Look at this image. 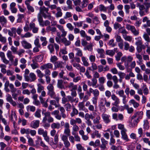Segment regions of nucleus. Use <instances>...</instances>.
Here are the masks:
<instances>
[{
	"instance_id": "nucleus-13",
	"label": "nucleus",
	"mask_w": 150,
	"mask_h": 150,
	"mask_svg": "<svg viewBox=\"0 0 150 150\" xmlns=\"http://www.w3.org/2000/svg\"><path fill=\"white\" fill-rule=\"evenodd\" d=\"M126 129H124L121 130V133L122 135V138L126 142H128L129 139H128V136L126 133Z\"/></svg>"
},
{
	"instance_id": "nucleus-40",
	"label": "nucleus",
	"mask_w": 150,
	"mask_h": 150,
	"mask_svg": "<svg viewBox=\"0 0 150 150\" xmlns=\"http://www.w3.org/2000/svg\"><path fill=\"white\" fill-rule=\"evenodd\" d=\"M123 37L124 39L126 41L131 42L132 40V37L130 36L127 35L126 34L123 35Z\"/></svg>"
},
{
	"instance_id": "nucleus-59",
	"label": "nucleus",
	"mask_w": 150,
	"mask_h": 150,
	"mask_svg": "<svg viewBox=\"0 0 150 150\" xmlns=\"http://www.w3.org/2000/svg\"><path fill=\"white\" fill-rule=\"evenodd\" d=\"M38 134L40 135H42V136H43V135L47 133V132L46 131H44L43 129L40 128L38 130Z\"/></svg>"
},
{
	"instance_id": "nucleus-21",
	"label": "nucleus",
	"mask_w": 150,
	"mask_h": 150,
	"mask_svg": "<svg viewBox=\"0 0 150 150\" xmlns=\"http://www.w3.org/2000/svg\"><path fill=\"white\" fill-rule=\"evenodd\" d=\"M7 56L9 61L12 62L13 60L14 56L12 55V52L10 50H8L7 53Z\"/></svg>"
},
{
	"instance_id": "nucleus-58",
	"label": "nucleus",
	"mask_w": 150,
	"mask_h": 150,
	"mask_svg": "<svg viewBox=\"0 0 150 150\" xmlns=\"http://www.w3.org/2000/svg\"><path fill=\"white\" fill-rule=\"evenodd\" d=\"M105 79L103 76H101L98 79V81L100 84H103L105 81Z\"/></svg>"
},
{
	"instance_id": "nucleus-44",
	"label": "nucleus",
	"mask_w": 150,
	"mask_h": 150,
	"mask_svg": "<svg viewBox=\"0 0 150 150\" xmlns=\"http://www.w3.org/2000/svg\"><path fill=\"white\" fill-rule=\"evenodd\" d=\"M43 58V55H39L35 57V60L38 62H40L42 61Z\"/></svg>"
},
{
	"instance_id": "nucleus-23",
	"label": "nucleus",
	"mask_w": 150,
	"mask_h": 150,
	"mask_svg": "<svg viewBox=\"0 0 150 150\" xmlns=\"http://www.w3.org/2000/svg\"><path fill=\"white\" fill-rule=\"evenodd\" d=\"M62 42L64 44L65 46H68L70 45L71 42L69 40H68L66 38H64L61 40Z\"/></svg>"
},
{
	"instance_id": "nucleus-61",
	"label": "nucleus",
	"mask_w": 150,
	"mask_h": 150,
	"mask_svg": "<svg viewBox=\"0 0 150 150\" xmlns=\"http://www.w3.org/2000/svg\"><path fill=\"white\" fill-rule=\"evenodd\" d=\"M89 59L91 62H94L96 60V57L94 55H90L89 57Z\"/></svg>"
},
{
	"instance_id": "nucleus-64",
	"label": "nucleus",
	"mask_w": 150,
	"mask_h": 150,
	"mask_svg": "<svg viewBox=\"0 0 150 150\" xmlns=\"http://www.w3.org/2000/svg\"><path fill=\"white\" fill-rule=\"evenodd\" d=\"M133 59V57L131 56H128L127 58V60L125 63L126 64H129L131 62Z\"/></svg>"
},
{
	"instance_id": "nucleus-29",
	"label": "nucleus",
	"mask_w": 150,
	"mask_h": 150,
	"mask_svg": "<svg viewBox=\"0 0 150 150\" xmlns=\"http://www.w3.org/2000/svg\"><path fill=\"white\" fill-rule=\"evenodd\" d=\"M60 127V124L58 122L53 123L51 125V127L52 129H59Z\"/></svg>"
},
{
	"instance_id": "nucleus-50",
	"label": "nucleus",
	"mask_w": 150,
	"mask_h": 150,
	"mask_svg": "<svg viewBox=\"0 0 150 150\" xmlns=\"http://www.w3.org/2000/svg\"><path fill=\"white\" fill-rule=\"evenodd\" d=\"M36 72L38 76L40 78H42L44 76V74L40 69H37Z\"/></svg>"
},
{
	"instance_id": "nucleus-57",
	"label": "nucleus",
	"mask_w": 150,
	"mask_h": 150,
	"mask_svg": "<svg viewBox=\"0 0 150 150\" xmlns=\"http://www.w3.org/2000/svg\"><path fill=\"white\" fill-rule=\"evenodd\" d=\"M33 35L29 32H27L25 33L24 35H21V37L22 38H30Z\"/></svg>"
},
{
	"instance_id": "nucleus-24",
	"label": "nucleus",
	"mask_w": 150,
	"mask_h": 150,
	"mask_svg": "<svg viewBox=\"0 0 150 150\" xmlns=\"http://www.w3.org/2000/svg\"><path fill=\"white\" fill-rule=\"evenodd\" d=\"M74 50L76 52V55L78 56L81 57L83 56V53L81 50L78 48H75Z\"/></svg>"
},
{
	"instance_id": "nucleus-25",
	"label": "nucleus",
	"mask_w": 150,
	"mask_h": 150,
	"mask_svg": "<svg viewBox=\"0 0 150 150\" xmlns=\"http://www.w3.org/2000/svg\"><path fill=\"white\" fill-rule=\"evenodd\" d=\"M98 53L100 55V57L101 58H103L105 57V55L104 54V51L103 49H98L97 50Z\"/></svg>"
},
{
	"instance_id": "nucleus-32",
	"label": "nucleus",
	"mask_w": 150,
	"mask_h": 150,
	"mask_svg": "<svg viewBox=\"0 0 150 150\" xmlns=\"http://www.w3.org/2000/svg\"><path fill=\"white\" fill-rule=\"evenodd\" d=\"M7 21L6 18L3 16H0V23L4 25L7 23Z\"/></svg>"
},
{
	"instance_id": "nucleus-60",
	"label": "nucleus",
	"mask_w": 150,
	"mask_h": 150,
	"mask_svg": "<svg viewBox=\"0 0 150 150\" xmlns=\"http://www.w3.org/2000/svg\"><path fill=\"white\" fill-rule=\"evenodd\" d=\"M58 59L57 57L56 56H52L50 59V61L51 62L54 63L57 62L56 61Z\"/></svg>"
},
{
	"instance_id": "nucleus-19",
	"label": "nucleus",
	"mask_w": 150,
	"mask_h": 150,
	"mask_svg": "<svg viewBox=\"0 0 150 150\" xmlns=\"http://www.w3.org/2000/svg\"><path fill=\"white\" fill-rule=\"evenodd\" d=\"M59 109L61 112V117H62L64 119L66 118L67 117V116L64 113L65 112V110L64 108L63 107H60L59 108Z\"/></svg>"
},
{
	"instance_id": "nucleus-4",
	"label": "nucleus",
	"mask_w": 150,
	"mask_h": 150,
	"mask_svg": "<svg viewBox=\"0 0 150 150\" xmlns=\"http://www.w3.org/2000/svg\"><path fill=\"white\" fill-rule=\"evenodd\" d=\"M126 28L127 30H130L133 34L135 35H137L139 34V31L137 30L134 26L127 24L126 25Z\"/></svg>"
},
{
	"instance_id": "nucleus-53",
	"label": "nucleus",
	"mask_w": 150,
	"mask_h": 150,
	"mask_svg": "<svg viewBox=\"0 0 150 150\" xmlns=\"http://www.w3.org/2000/svg\"><path fill=\"white\" fill-rule=\"evenodd\" d=\"M46 30L48 31H50L52 32H54L56 31L57 29L55 27H52L50 26H49L47 28Z\"/></svg>"
},
{
	"instance_id": "nucleus-31",
	"label": "nucleus",
	"mask_w": 150,
	"mask_h": 150,
	"mask_svg": "<svg viewBox=\"0 0 150 150\" xmlns=\"http://www.w3.org/2000/svg\"><path fill=\"white\" fill-rule=\"evenodd\" d=\"M33 63L30 64V66L33 69H35L38 68L39 67V65L38 64L35 62L34 60H32Z\"/></svg>"
},
{
	"instance_id": "nucleus-51",
	"label": "nucleus",
	"mask_w": 150,
	"mask_h": 150,
	"mask_svg": "<svg viewBox=\"0 0 150 150\" xmlns=\"http://www.w3.org/2000/svg\"><path fill=\"white\" fill-rule=\"evenodd\" d=\"M47 94L51 98H54V96H55V93L54 90L48 91Z\"/></svg>"
},
{
	"instance_id": "nucleus-15",
	"label": "nucleus",
	"mask_w": 150,
	"mask_h": 150,
	"mask_svg": "<svg viewBox=\"0 0 150 150\" xmlns=\"http://www.w3.org/2000/svg\"><path fill=\"white\" fill-rule=\"evenodd\" d=\"M67 87L70 89H71L70 91H72L76 90L77 88V86L76 85H75L72 82L69 83L67 85Z\"/></svg>"
},
{
	"instance_id": "nucleus-5",
	"label": "nucleus",
	"mask_w": 150,
	"mask_h": 150,
	"mask_svg": "<svg viewBox=\"0 0 150 150\" xmlns=\"http://www.w3.org/2000/svg\"><path fill=\"white\" fill-rule=\"evenodd\" d=\"M135 44L137 45V50L139 53H140L142 51V49H145L146 46L144 45L141 41L139 40L136 42Z\"/></svg>"
},
{
	"instance_id": "nucleus-62",
	"label": "nucleus",
	"mask_w": 150,
	"mask_h": 150,
	"mask_svg": "<svg viewBox=\"0 0 150 150\" xmlns=\"http://www.w3.org/2000/svg\"><path fill=\"white\" fill-rule=\"evenodd\" d=\"M64 107L67 111H69L71 108V105L69 103H65Z\"/></svg>"
},
{
	"instance_id": "nucleus-1",
	"label": "nucleus",
	"mask_w": 150,
	"mask_h": 150,
	"mask_svg": "<svg viewBox=\"0 0 150 150\" xmlns=\"http://www.w3.org/2000/svg\"><path fill=\"white\" fill-rule=\"evenodd\" d=\"M143 112H137L133 115L131 117L129 121V125L132 127L137 126L138 123L139 122V119H141L142 117Z\"/></svg>"
},
{
	"instance_id": "nucleus-42",
	"label": "nucleus",
	"mask_w": 150,
	"mask_h": 150,
	"mask_svg": "<svg viewBox=\"0 0 150 150\" xmlns=\"http://www.w3.org/2000/svg\"><path fill=\"white\" fill-rule=\"evenodd\" d=\"M40 40L43 42L42 45L43 46H45L47 45V41L46 40V38L45 37H41Z\"/></svg>"
},
{
	"instance_id": "nucleus-56",
	"label": "nucleus",
	"mask_w": 150,
	"mask_h": 150,
	"mask_svg": "<svg viewBox=\"0 0 150 150\" xmlns=\"http://www.w3.org/2000/svg\"><path fill=\"white\" fill-rule=\"evenodd\" d=\"M122 55V53L121 52H118L117 55L115 56V57L116 60L117 61H119L120 60V57Z\"/></svg>"
},
{
	"instance_id": "nucleus-36",
	"label": "nucleus",
	"mask_w": 150,
	"mask_h": 150,
	"mask_svg": "<svg viewBox=\"0 0 150 150\" xmlns=\"http://www.w3.org/2000/svg\"><path fill=\"white\" fill-rule=\"evenodd\" d=\"M92 93L93 95L94 96L98 97L99 95L100 92L97 89H93L92 88Z\"/></svg>"
},
{
	"instance_id": "nucleus-49",
	"label": "nucleus",
	"mask_w": 150,
	"mask_h": 150,
	"mask_svg": "<svg viewBox=\"0 0 150 150\" xmlns=\"http://www.w3.org/2000/svg\"><path fill=\"white\" fill-rule=\"evenodd\" d=\"M83 102H79L78 104V107L80 110H84L85 108Z\"/></svg>"
},
{
	"instance_id": "nucleus-45",
	"label": "nucleus",
	"mask_w": 150,
	"mask_h": 150,
	"mask_svg": "<svg viewBox=\"0 0 150 150\" xmlns=\"http://www.w3.org/2000/svg\"><path fill=\"white\" fill-rule=\"evenodd\" d=\"M29 75L30 79V82L34 81L36 79V75L33 73H30Z\"/></svg>"
},
{
	"instance_id": "nucleus-20",
	"label": "nucleus",
	"mask_w": 150,
	"mask_h": 150,
	"mask_svg": "<svg viewBox=\"0 0 150 150\" xmlns=\"http://www.w3.org/2000/svg\"><path fill=\"white\" fill-rule=\"evenodd\" d=\"M63 62H62L57 61L56 62L54 63L55 68L54 69H56L57 68H63Z\"/></svg>"
},
{
	"instance_id": "nucleus-46",
	"label": "nucleus",
	"mask_w": 150,
	"mask_h": 150,
	"mask_svg": "<svg viewBox=\"0 0 150 150\" xmlns=\"http://www.w3.org/2000/svg\"><path fill=\"white\" fill-rule=\"evenodd\" d=\"M29 130L30 129L28 128L21 129V132L22 134H24L25 133L26 134H30Z\"/></svg>"
},
{
	"instance_id": "nucleus-2",
	"label": "nucleus",
	"mask_w": 150,
	"mask_h": 150,
	"mask_svg": "<svg viewBox=\"0 0 150 150\" xmlns=\"http://www.w3.org/2000/svg\"><path fill=\"white\" fill-rule=\"evenodd\" d=\"M42 113L44 115L42 120V123H45L47 121L48 123H51L54 122V118L51 116V113L50 112H45L43 110Z\"/></svg>"
},
{
	"instance_id": "nucleus-14",
	"label": "nucleus",
	"mask_w": 150,
	"mask_h": 150,
	"mask_svg": "<svg viewBox=\"0 0 150 150\" xmlns=\"http://www.w3.org/2000/svg\"><path fill=\"white\" fill-rule=\"evenodd\" d=\"M91 136L92 139H94L96 137L100 138L101 137V134L98 131L96 130L91 134Z\"/></svg>"
},
{
	"instance_id": "nucleus-9",
	"label": "nucleus",
	"mask_w": 150,
	"mask_h": 150,
	"mask_svg": "<svg viewBox=\"0 0 150 150\" xmlns=\"http://www.w3.org/2000/svg\"><path fill=\"white\" fill-rule=\"evenodd\" d=\"M22 46L26 49H28L32 48V45L25 40H23L21 42Z\"/></svg>"
},
{
	"instance_id": "nucleus-41",
	"label": "nucleus",
	"mask_w": 150,
	"mask_h": 150,
	"mask_svg": "<svg viewBox=\"0 0 150 150\" xmlns=\"http://www.w3.org/2000/svg\"><path fill=\"white\" fill-rule=\"evenodd\" d=\"M67 8L69 9H72L73 8V6L72 4V2L70 0H67Z\"/></svg>"
},
{
	"instance_id": "nucleus-26",
	"label": "nucleus",
	"mask_w": 150,
	"mask_h": 150,
	"mask_svg": "<svg viewBox=\"0 0 150 150\" xmlns=\"http://www.w3.org/2000/svg\"><path fill=\"white\" fill-rule=\"evenodd\" d=\"M38 142H40V144L42 146L45 148H48V146L43 142L41 138L39 137L38 138L36 142V144H38V143H37Z\"/></svg>"
},
{
	"instance_id": "nucleus-43",
	"label": "nucleus",
	"mask_w": 150,
	"mask_h": 150,
	"mask_svg": "<svg viewBox=\"0 0 150 150\" xmlns=\"http://www.w3.org/2000/svg\"><path fill=\"white\" fill-rule=\"evenodd\" d=\"M37 92L38 93H40L42 91H44V87L41 84L39 83L37 84Z\"/></svg>"
},
{
	"instance_id": "nucleus-52",
	"label": "nucleus",
	"mask_w": 150,
	"mask_h": 150,
	"mask_svg": "<svg viewBox=\"0 0 150 150\" xmlns=\"http://www.w3.org/2000/svg\"><path fill=\"white\" fill-rule=\"evenodd\" d=\"M60 136L61 139L63 142L68 140V137L69 136L64 134H62Z\"/></svg>"
},
{
	"instance_id": "nucleus-11",
	"label": "nucleus",
	"mask_w": 150,
	"mask_h": 150,
	"mask_svg": "<svg viewBox=\"0 0 150 150\" xmlns=\"http://www.w3.org/2000/svg\"><path fill=\"white\" fill-rule=\"evenodd\" d=\"M101 141L102 144L100 146V147L102 149H107L106 145L108 144V142L103 137L101 138Z\"/></svg>"
},
{
	"instance_id": "nucleus-8",
	"label": "nucleus",
	"mask_w": 150,
	"mask_h": 150,
	"mask_svg": "<svg viewBox=\"0 0 150 150\" xmlns=\"http://www.w3.org/2000/svg\"><path fill=\"white\" fill-rule=\"evenodd\" d=\"M110 116L109 115L105 113H103L102 114V117L103 121L105 123L108 124L110 122L111 120L110 119Z\"/></svg>"
},
{
	"instance_id": "nucleus-17",
	"label": "nucleus",
	"mask_w": 150,
	"mask_h": 150,
	"mask_svg": "<svg viewBox=\"0 0 150 150\" xmlns=\"http://www.w3.org/2000/svg\"><path fill=\"white\" fill-rule=\"evenodd\" d=\"M79 134L81 136L82 139L84 141H86L89 139L88 137L86 135H84V132L83 130H80L79 131Z\"/></svg>"
},
{
	"instance_id": "nucleus-35",
	"label": "nucleus",
	"mask_w": 150,
	"mask_h": 150,
	"mask_svg": "<svg viewBox=\"0 0 150 150\" xmlns=\"http://www.w3.org/2000/svg\"><path fill=\"white\" fill-rule=\"evenodd\" d=\"M38 19L40 25L42 27H43L44 25L42 18L40 14H39L38 16Z\"/></svg>"
},
{
	"instance_id": "nucleus-16",
	"label": "nucleus",
	"mask_w": 150,
	"mask_h": 150,
	"mask_svg": "<svg viewBox=\"0 0 150 150\" xmlns=\"http://www.w3.org/2000/svg\"><path fill=\"white\" fill-rule=\"evenodd\" d=\"M57 86L60 89H65L63 83V81L62 79H58L57 80Z\"/></svg>"
},
{
	"instance_id": "nucleus-18",
	"label": "nucleus",
	"mask_w": 150,
	"mask_h": 150,
	"mask_svg": "<svg viewBox=\"0 0 150 150\" xmlns=\"http://www.w3.org/2000/svg\"><path fill=\"white\" fill-rule=\"evenodd\" d=\"M48 10H40V13L44 18L50 17V14L48 12Z\"/></svg>"
},
{
	"instance_id": "nucleus-47",
	"label": "nucleus",
	"mask_w": 150,
	"mask_h": 150,
	"mask_svg": "<svg viewBox=\"0 0 150 150\" xmlns=\"http://www.w3.org/2000/svg\"><path fill=\"white\" fill-rule=\"evenodd\" d=\"M136 58L138 59L139 61V62H138L139 65H141L142 64V57L141 55L139 54H136Z\"/></svg>"
},
{
	"instance_id": "nucleus-10",
	"label": "nucleus",
	"mask_w": 150,
	"mask_h": 150,
	"mask_svg": "<svg viewBox=\"0 0 150 150\" xmlns=\"http://www.w3.org/2000/svg\"><path fill=\"white\" fill-rule=\"evenodd\" d=\"M53 67V65L52 64L50 63H48L42 65L40 67V69L42 70H44L52 69Z\"/></svg>"
},
{
	"instance_id": "nucleus-48",
	"label": "nucleus",
	"mask_w": 150,
	"mask_h": 150,
	"mask_svg": "<svg viewBox=\"0 0 150 150\" xmlns=\"http://www.w3.org/2000/svg\"><path fill=\"white\" fill-rule=\"evenodd\" d=\"M106 54L112 57L115 54V53L112 50H107L106 51Z\"/></svg>"
},
{
	"instance_id": "nucleus-12",
	"label": "nucleus",
	"mask_w": 150,
	"mask_h": 150,
	"mask_svg": "<svg viewBox=\"0 0 150 150\" xmlns=\"http://www.w3.org/2000/svg\"><path fill=\"white\" fill-rule=\"evenodd\" d=\"M40 121L34 120L32 121L30 124V127L34 129L38 127L39 125Z\"/></svg>"
},
{
	"instance_id": "nucleus-27",
	"label": "nucleus",
	"mask_w": 150,
	"mask_h": 150,
	"mask_svg": "<svg viewBox=\"0 0 150 150\" xmlns=\"http://www.w3.org/2000/svg\"><path fill=\"white\" fill-rule=\"evenodd\" d=\"M100 119L101 117L100 116L98 115H97L96 118L93 120V123L94 124H96L97 123H100Z\"/></svg>"
},
{
	"instance_id": "nucleus-22",
	"label": "nucleus",
	"mask_w": 150,
	"mask_h": 150,
	"mask_svg": "<svg viewBox=\"0 0 150 150\" xmlns=\"http://www.w3.org/2000/svg\"><path fill=\"white\" fill-rule=\"evenodd\" d=\"M129 102L130 105H132L134 108H137L139 105V104L134 99L130 100Z\"/></svg>"
},
{
	"instance_id": "nucleus-30",
	"label": "nucleus",
	"mask_w": 150,
	"mask_h": 150,
	"mask_svg": "<svg viewBox=\"0 0 150 150\" xmlns=\"http://www.w3.org/2000/svg\"><path fill=\"white\" fill-rule=\"evenodd\" d=\"M41 95L39 96V98L40 102L42 103L43 101V99H44L42 97L45 96L46 93V92L44 91H42L41 92Z\"/></svg>"
},
{
	"instance_id": "nucleus-3",
	"label": "nucleus",
	"mask_w": 150,
	"mask_h": 150,
	"mask_svg": "<svg viewBox=\"0 0 150 150\" xmlns=\"http://www.w3.org/2000/svg\"><path fill=\"white\" fill-rule=\"evenodd\" d=\"M62 103L65 104L66 103H69L70 102L71 103L74 102L76 103L78 102V99L77 98H74L70 96H67L66 97H62Z\"/></svg>"
},
{
	"instance_id": "nucleus-34",
	"label": "nucleus",
	"mask_w": 150,
	"mask_h": 150,
	"mask_svg": "<svg viewBox=\"0 0 150 150\" xmlns=\"http://www.w3.org/2000/svg\"><path fill=\"white\" fill-rule=\"evenodd\" d=\"M93 45L92 43H90L89 45H87L84 48V50H87L88 51H92L93 50Z\"/></svg>"
},
{
	"instance_id": "nucleus-55",
	"label": "nucleus",
	"mask_w": 150,
	"mask_h": 150,
	"mask_svg": "<svg viewBox=\"0 0 150 150\" xmlns=\"http://www.w3.org/2000/svg\"><path fill=\"white\" fill-rule=\"evenodd\" d=\"M85 117L90 120V119H91L92 120H93L94 118H95V117L93 115V114H88V113H86L85 114Z\"/></svg>"
},
{
	"instance_id": "nucleus-38",
	"label": "nucleus",
	"mask_w": 150,
	"mask_h": 150,
	"mask_svg": "<svg viewBox=\"0 0 150 150\" xmlns=\"http://www.w3.org/2000/svg\"><path fill=\"white\" fill-rule=\"evenodd\" d=\"M41 110L39 109H37L34 113V116L35 117L40 118L41 117Z\"/></svg>"
},
{
	"instance_id": "nucleus-37",
	"label": "nucleus",
	"mask_w": 150,
	"mask_h": 150,
	"mask_svg": "<svg viewBox=\"0 0 150 150\" xmlns=\"http://www.w3.org/2000/svg\"><path fill=\"white\" fill-rule=\"evenodd\" d=\"M149 35H148L146 33H145L143 35V37L144 40L147 43L150 42V38Z\"/></svg>"
},
{
	"instance_id": "nucleus-63",
	"label": "nucleus",
	"mask_w": 150,
	"mask_h": 150,
	"mask_svg": "<svg viewBox=\"0 0 150 150\" xmlns=\"http://www.w3.org/2000/svg\"><path fill=\"white\" fill-rule=\"evenodd\" d=\"M100 111L104 113L106 111V108L105 106L99 105Z\"/></svg>"
},
{
	"instance_id": "nucleus-7",
	"label": "nucleus",
	"mask_w": 150,
	"mask_h": 150,
	"mask_svg": "<svg viewBox=\"0 0 150 150\" xmlns=\"http://www.w3.org/2000/svg\"><path fill=\"white\" fill-rule=\"evenodd\" d=\"M105 105L107 107H109L110 106V102L107 101L105 98H102L100 100L99 105L105 106Z\"/></svg>"
},
{
	"instance_id": "nucleus-39",
	"label": "nucleus",
	"mask_w": 150,
	"mask_h": 150,
	"mask_svg": "<svg viewBox=\"0 0 150 150\" xmlns=\"http://www.w3.org/2000/svg\"><path fill=\"white\" fill-rule=\"evenodd\" d=\"M26 109L28 111H30L31 112H34L35 111L36 108L35 106L29 105L27 106Z\"/></svg>"
},
{
	"instance_id": "nucleus-28",
	"label": "nucleus",
	"mask_w": 150,
	"mask_h": 150,
	"mask_svg": "<svg viewBox=\"0 0 150 150\" xmlns=\"http://www.w3.org/2000/svg\"><path fill=\"white\" fill-rule=\"evenodd\" d=\"M81 60L83 62V65L86 67H87L89 65V63L88 62L86 58L84 56L81 57Z\"/></svg>"
},
{
	"instance_id": "nucleus-54",
	"label": "nucleus",
	"mask_w": 150,
	"mask_h": 150,
	"mask_svg": "<svg viewBox=\"0 0 150 150\" xmlns=\"http://www.w3.org/2000/svg\"><path fill=\"white\" fill-rule=\"evenodd\" d=\"M67 48L65 47L64 49H60L59 54L60 56L61 54H66L67 53Z\"/></svg>"
},
{
	"instance_id": "nucleus-6",
	"label": "nucleus",
	"mask_w": 150,
	"mask_h": 150,
	"mask_svg": "<svg viewBox=\"0 0 150 150\" xmlns=\"http://www.w3.org/2000/svg\"><path fill=\"white\" fill-rule=\"evenodd\" d=\"M111 98V99L114 101V102L112 103V105L113 106L118 107L119 104L120 103V100L119 98L115 94H112V95Z\"/></svg>"
},
{
	"instance_id": "nucleus-33",
	"label": "nucleus",
	"mask_w": 150,
	"mask_h": 150,
	"mask_svg": "<svg viewBox=\"0 0 150 150\" xmlns=\"http://www.w3.org/2000/svg\"><path fill=\"white\" fill-rule=\"evenodd\" d=\"M119 32L122 33V35H125L128 33V32L126 30L124 27L121 26L118 29Z\"/></svg>"
}]
</instances>
